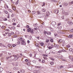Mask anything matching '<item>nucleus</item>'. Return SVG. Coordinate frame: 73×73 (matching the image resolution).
<instances>
[{"mask_svg":"<svg viewBox=\"0 0 73 73\" xmlns=\"http://www.w3.org/2000/svg\"><path fill=\"white\" fill-rule=\"evenodd\" d=\"M27 32L29 33H33V30H31V29L29 28L27 29Z\"/></svg>","mask_w":73,"mask_h":73,"instance_id":"f257e3e1","label":"nucleus"},{"mask_svg":"<svg viewBox=\"0 0 73 73\" xmlns=\"http://www.w3.org/2000/svg\"><path fill=\"white\" fill-rule=\"evenodd\" d=\"M23 40L22 38H19L18 40V43H20V41L21 42Z\"/></svg>","mask_w":73,"mask_h":73,"instance_id":"f03ea898","label":"nucleus"},{"mask_svg":"<svg viewBox=\"0 0 73 73\" xmlns=\"http://www.w3.org/2000/svg\"><path fill=\"white\" fill-rule=\"evenodd\" d=\"M51 24H52V26H53L54 27L55 25H56V23L54 21H52L51 23Z\"/></svg>","mask_w":73,"mask_h":73,"instance_id":"7ed1b4c3","label":"nucleus"},{"mask_svg":"<svg viewBox=\"0 0 73 73\" xmlns=\"http://www.w3.org/2000/svg\"><path fill=\"white\" fill-rule=\"evenodd\" d=\"M13 57H15L14 59V61H16V60H17V55H13Z\"/></svg>","mask_w":73,"mask_h":73,"instance_id":"20e7f679","label":"nucleus"},{"mask_svg":"<svg viewBox=\"0 0 73 73\" xmlns=\"http://www.w3.org/2000/svg\"><path fill=\"white\" fill-rule=\"evenodd\" d=\"M45 15V14H41L40 15V16H38V17H44V16Z\"/></svg>","mask_w":73,"mask_h":73,"instance_id":"39448f33","label":"nucleus"},{"mask_svg":"<svg viewBox=\"0 0 73 73\" xmlns=\"http://www.w3.org/2000/svg\"><path fill=\"white\" fill-rule=\"evenodd\" d=\"M68 23L69 24V25H73V23L72 22L70 21H68Z\"/></svg>","mask_w":73,"mask_h":73,"instance_id":"423d86ee","label":"nucleus"},{"mask_svg":"<svg viewBox=\"0 0 73 73\" xmlns=\"http://www.w3.org/2000/svg\"><path fill=\"white\" fill-rule=\"evenodd\" d=\"M58 32L59 33H60L62 34H65V33H62V31H58Z\"/></svg>","mask_w":73,"mask_h":73,"instance_id":"0eeeda50","label":"nucleus"},{"mask_svg":"<svg viewBox=\"0 0 73 73\" xmlns=\"http://www.w3.org/2000/svg\"><path fill=\"white\" fill-rule=\"evenodd\" d=\"M28 69L29 70H32V66H28Z\"/></svg>","mask_w":73,"mask_h":73,"instance_id":"6e6552de","label":"nucleus"},{"mask_svg":"<svg viewBox=\"0 0 73 73\" xmlns=\"http://www.w3.org/2000/svg\"><path fill=\"white\" fill-rule=\"evenodd\" d=\"M54 12L55 13H56V14H57L58 13V10H55L54 11Z\"/></svg>","mask_w":73,"mask_h":73,"instance_id":"1a4fd4ad","label":"nucleus"},{"mask_svg":"<svg viewBox=\"0 0 73 73\" xmlns=\"http://www.w3.org/2000/svg\"><path fill=\"white\" fill-rule=\"evenodd\" d=\"M49 11H47V12H46V16H49Z\"/></svg>","mask_w":73,"mask_h":73,"instance_id":"9d476101","label":"nucleus"},{"mask_svg":"<svg viewBox=\"0 0 73 73\" xmlns=\"http://www.w3.org/2000/svg\"><path fill=\"white\" fill-rule=\"evenodd\" d=\"M0 46H1V47L4 46V47H5V48H6V47H7V46H6L3 45V44L1 43H0Z\"/></svg>","mask_w":73,"mask_h":73,"instance_id":"9b49d317","label":"nucleus"},{"mask_svg":"<svg viewBox=\"0 0 73 73\" xmlns=\"http://www.w3.org/2000/svg\"><path fill=\"white\" fill-rule=\"evenodd\" d=\"M63 4V5H64L65 6H67L68 5V3H64Z\"/></svg>","mask_w":73,"mask_h":73,"instance_id":"f8f14e48","label":"nucleus"},{"mask_svg":"<svg viewBox=\"0 0 73 73\" xmlns=\"http://www.w3.org/2000/svg\"><path fill=\"white\" fill-rule=\"evenodd\" d=\"M72 37H73V36H72V35H70L68 36V38H72Z\"/></svg>","mask_w":73,"mask_h":73,"instance_id":"ddd939ff","label":"nucleus"},{"mask_svg":"<svg viewBox=\"0 0 73 73\" xmlns=\"http://www.w3.org/2000/svg\"><path fill=\"white\" fill-rule=\"evenodd\" d=\"M39 71H37V70H35L33 71V72L34 73H38V72Z\"/></svg>","mask_w":73,"mask_h":73,"instance_id":"4468645a","label":"nucleus"},{"mask_svg":"<svg viewBox=\"0 0 73 73\" xmlns=\"http://www.w3.org/2000/svg\"><path fill=\"white\" fill-rule=\"evenodd\" d=\"M68 57L70 60H73V57L72 58V56H70Z\"/></svg>","mask_w":73,"mask_h":73,"instance_id":"2eb2a0df","label":"nucleus"},{"mask_svg":"<svg viewBox=\"0 0 73 73\" xmlns=\"http://www.w3.org/2000/svg\"><path fill=\"white\" fill-rule=\"evenodd\" d=\"M54 46L55 47V48H58V45H54Z\"/></svg>","mask_w":73,"mask_h":73,"instance_id":"dca6fc26","label":"nucleus"},{"mask_svg":"<svg viewBox=\"0 0 73 73\" xmlns=\"http://www.w3.org/2000/svg\"><path fill=\"white\" fill-rule=\"evenodd\" d=\"M7 46H8V47H9V48H11L12 47V46L10 44H8V45H7Z\"/></svg>","mask_w":73,"mask_h":73,"instance_id":"f3484780","label":"nucleus"},{"mask_svg":"<svg viewBox=\"0 0 73 73\" xmlns=\"http://www.w3.org/2000/svg\"><path fill=\"white\" fill-rule=\"evenodd\" d=\"M50 64L52 65H53V64H54V62H50Z\"/></svg>","mask_w":73,"mask_h":73,"instance_id":"a211bd4d","label":"nucleus"},{"mask_svg":"<svg viewBox=\"0 0 73 73\" xmlns=\"http://www.w3.org/2000/svg\"><path fill=\"white\" fill-rule=\"evenodd\" d=\"M69 51L70 52H73V49L72 48H70L69 49Z\"/></svg>","mask_w":73,"mask_h":73,"instance_id":"6ab92c4d","label":"nucleus"},{"mask_svg":"<svg viewBox=\"0 0 73 73\" xmlns=\"http://www.w3.org/2000/svg\"><path fill=\"white\" fill-rule=\"evenodd\" d=\"M42 12H45L46 11H45V9H42Z\"/></svg>","mask_w":73,"mask_h":73,"instance_id":"aec40b11","label":"nucleus"},{"mask_svg":"<svg viewBox=\"0 0 73 73\" xmlns=\"http://www.w3.org/2000/svg\"><path fill=\"white\" fill-rule=\"evenodd\" d=\"M19 0H17V2H16L15 3V4L16 5H17L18 4H19Z\"/></svg>","mask_w":73,"mask_h":73,"instance_id":"412c9836","label":"nucleus"},{"mask_svg":"<svg viewBox=\"0 0 73 73\" xmlns=\"http://www.w3.org/2000/svg\"><path fill=\"white\" fill-rule=\"evenodd\" d=\"M66 47H67V48H70V44H68L66 46Z\"/></svg>","mask_w":73,"mask_h":73,"instance_id":"4be33fe9","label":"nucleus"},{"mask_svg":"<svg viewBox=\"0 0 73 73\" xmlns=\"http://www.w3.org/2000/svg\"><path fill=\"white\" fill-rule=\"evenodd\" d=\"M16 21V19H12V21L13 23H15V21Z\"/></svg>","mask_w":73,"mask_h":73,"instance_id":"5701e85b","label":"nucleus"},{"mask_svg":"<svg viewBox=\"0 0 73 73\" xmlns=\"http://www.w3.org/2000/svg\"><path fill=\"white\" fill-rule=\"evenodd\" d=\"M21 43H22V44H23V45H24V44L25 43V41H24V40H22L21 42Z\"/></svg>","mask_w":73,"mask_h":73,"instance_id":"b1692460","label":"nucleus"},{"mask_svg":"<svg viewBox=\"0 0 73 73\" xmlns=\"http://www.w3.org/2000/svg\"><path fill=\"white\" fill-rule=\"evenodd\" d=\"M62 39H60L58 40V42L59 43V42H62Z\"/></svg>","mask_w":73,"mask_h":73,"instance_id":"393cba45","label":"nucleus"},{"mask_svg":"<svg viewBox=\"0 0 73 73\" xmlns=\"http://www.w3.org/2000/svg\"><path fill=\"white\" fill-rule=\"evenodd\" d=\"M21 73H24V72H25V70H22L21 71Z\"/></svg>","mask_w":73,"mask_h":73,"instance_id":"a878e982","label":"nucleus"},{"mask_svg":"<svg viewBox=\"0 0 73 73\" xmlns=\"http://www.w3.org/2000/svg\"><path fill=\"white\" fill-rule=\"evenodd\" d=\"M64 15H69V14H68V13L67 12H65L64 13Z\"/></svg>","mask_w":73,"mask_h":73,"instance_id":"bb28decb","label":"nucleus"},{"mask_svg":"<svg viewBox=\"0 0 73 73\" xmlns=\"http://www.w3.org/2000/svg\"><path fill=\"white\" fill-rule=\"evenodd\" d=\"M73 4V1H72L71 2H70L69 4L70 5H71V4Z\"/></svg>","mask_w":73,"mask_h":73,"instance_id":"cd10ccee","label":"nucleus"},{"mask_svg":"<svg viewBox=\"0 0 73 73\" xmlns=\"http://www.w3.org/2000/svg\"><path fill=\"white\" fill-rule=\"evenodd\" d=\"M32 13L33 14H35L36 13V11H32Z\"/></svg>","mask_w":73,"mask_h":73,"instance_id":"c85d7f7f","label":"nucleus"},{"mask_svg":"<svg viewBox=\"0 0 73 73\" xmlns=\"http://www.w3.org/2000/svg\"><path fill=\"white\" fill-rule=\"evenodd\" d=\"M12 56H10L9 57H7V59H8L9 58H11L12 57Z\"/></svg>","mask_w":73,"mask_h":73,"instance_id":"c756f323","label":"nucleus"},{"mask_svg":"<svg viewBox=\"0 0 73 73\" xmlns=\"http://www.w3.org/2000/svg\"><path fill=\"white\" fill-rule=\"evenodd\" d=\"M5 31H7V32H9V29H6Z\"/></svg>","mask_w":73,"mask_h":73,"instance_id":"7c9ffc66","label":"nucleus"},{"mask_svg":"<svg viewBox=\"0 0 73 73\" xmlns=\"http://www.w3.org/2000/svg\"><path fill=\"white\" fill-rule=\"evenodd\" d=\"M40 45H41V46H42L44 45V43H42V42L41 43Z\"/></svg>","mask_w":73,"mask_h":73,"instance_id":"2f4dec72","label":"nucleus"},{"mask_svg":"<svg viewBox=\"0 0 73 73\" xmlns=\"http://www.w3.org/2000/svg\"><path fill=\"white\" fill-rule=\"evenodd\" d=\"M37 14H40V13H41L40 12V11H37Z\"/></svg>","mask_w":73,"mask_h":73,"instance_id":"473e14b6","label":"nucleus"},{"mask_svg":"<svg viewBox=\"0 0 73 73\" xmlns=\"http://www.w3.org/2000/svg\"><path fill=\"white\" fill-rule=\"evenodd\" d=\"M43 5H42V7H43V6H44L45 5V3L43 2Z\"/></svg>","mask_w":73,"mask_h":73,"instance_id":"72a5a7b5","label":"nucleus"},{"mask_svg":"<svg viewBox=\"0 0 73 73\" xmlns=\"http://www.w3.org/2000/svg\"><path fill=\"white\" fill-rule=\"evenodd\" d=\"M47 35H51V33H48Z\"/></svg>","mask_w":73,"mask_h":73,"instance_id":"f704fd0d","label":"nucleus"},{"mask_svg":"<svg viewBox=\"0 0 73 73\" xmlns=\"http://www.w3.org/2000/svg\"><path fill=\"white\" fill-rule=\"evenodd\" d=\"M44 34H45H45H46L47 33L48 34V33H47V32H46V31H44Z\"/></svg>","mask_w":73,"mask_h":73,"instance_id":"c9c22d12","label":"nucleus"},{"mask_svg":"<svg viewBox=\"0 0 73 73\" xmlns=\"http://www.w3.org/2000/svg\"><path fill=\"white\" fill-rule=\"evenodd\" d=\"M8 36H11V33H8Z\"/></svg>","mask_w":73,"mask_h":73,"instance_id":"e433bc0d","label":"nucleus"},{"mask_svg":"<svg viewBox=\"0 0 73 73\" xmlns=\"http://www.w3.org/2000/svg\"><path fill=\"white\" fill-rule=\"evenodd\" d=\"M65 21H68V20H69V19L67 18V19H65Z\"/></svg>","mask_w":73,"mask_h":73,"instance_id":"4c0bfd02","label":"nucleus"},{"mask_svg":"<svg viewBox=\"0 0 73 73\" xmlns=\"http://www.w3.org/2000/svg\"><path fill=\"white\" fill-rule=\"evenodd\" d=\"M62 52H66V50H62Z\"/></svg>","mask_w":73,"mask_h":73,"instance_id":"58836bf2","label":"nucleus"},{"mask_svg":"<svg viewBox=\"0 0 73 73\" xmlns=\"http://www.w3.org/2000/svg\"><path fill=\"white\" fill-rule=\"evenodd\" d=\"M50 41L52 42H53V39H51L50 40Z\"/></svg>","mask_w":73,"mask_h":73,"instance_id":"ea45409f","label":"nucleus"},{"mask_svg":"<svg viewBox=\"0 0 73 73\" xmlns=\"http://www.w3.org/2000/svg\"><path fill=\"white\" fill-rule=\"evenodd\" d=\"M51 53L52 54H56V52H53V51H52L51 52Z\"/></svg>","mask_w":73,"mask_h":73,"instance_id":"a19ab883","label":"nucleus"},{"mask_svg":"<svg viewBox=\"0 0 73 73\" xmlns=\"http://www.w3.org/2000/svg\"><path fill=\"white\" fill-rule=\"evenodd\" d=\"M42 63H44L45 62V60H42Z\"/></svg>","mask_w":73,"mask_h":73,"instance_id":"79ce46f5","label":"nucleus"},{"mask_svg":"<svg viewBox=\"0 0 73 73\" xmlns=\"http://www.w3.org/2000/svg\"><path fill=\"white\" fill-rule=\"evenodd\" d=\"M12 29H15V27H12Z\"/></svg>","mask_w":73,"mask_h":73,"instance_id":"37998d69","label":"nucleus"},{"mask_svg":"<svg viewBox=\"0 0 73 73\" xmlns=\"http://www.w3.org/2000/svg\"><path fill=\"white\" fill-rule=\"evenodd\" d=\"M46 42H49V40L48 39H47L46 41Z\"/></svg>","mask_w":73,"mask_h":73,"instance_id":"c03bdc74","label":"nucleus"},{"mask_svg":"<svg viewBox=\"0 0 73 73\" xmlns=\"http://www.w3.org/2000/svg\"><path fill=\"white\" fill-rule=\"evenodd\" d=\"M1 28H2V29H4V28H5V27H4V26H3Z\"/></svg>","mask_w":73,"mask_h":73,"instance_id":"a18cd8bd","label":"nucleus"},{"mask_svg":"<svg viewBox=\"0 0 73 73\" xmlns=\"http://www.w3.org/2000/svg\"><path fill=\"white\" fill-rule=\"evenodd\" d=\"M3 54H1L0 55V57H2V56H3Z\"/></svg>","mask_w":73,"mask_h":73,"instance_id":"49530a36","label":"nucleus"},{"mask_svg":"<svg viewBox=\"0 0 73 73\" xmlns=\"http://www.w3.org/2000/svg\"><path fill=\"white\" fill-rule=\"evenodd\" d=\"M13 9L14 11H16V9H15V7H13Z\"/></svg>","mask_w":73,"mask_h":73,"instance_id":"de8ad7c7","label":"nucleus"},{"mask_svg":"<svg viewBox=\"0 0 73 73\" xmlns=\"http://www.w3.org/2000/svg\"><path fill=\"white\" fill-rule=\"evenodd\" d=\"M60 68H64V67H63V66H60Z\"/></svg>","mask_w":73,"mask_h":73,"instance_id":"09e8293b","label":"nucleus"},{"mask_svg":"<svg viewBox=\"0 0 73 73\" xmlns=\"http://www.w3.org/2000/svg\"><path fill=\"white\" fill-rule=\"evenodd\" d=\"M46 17H44V19H45V20H46V19H47V16H46Z\"/></svg>","mask_w":73,"mask_h":73,"instance_id":"8fccbe9b","label":"nucleus"},{"mask_svg":"<svg viewBox=\"0 0 73 73\" xmlns=\"http://www.w3.org/2000/svg\"><path fill=\"white\" fill-rule=\"evenodd\" d=\"M70 32H73V29H72L70 30Z\"/></svg>","mask_w":73,"mask_h":73,"instance_id":"3c124183","label":"nucleus"},{"mask_svg":"<svg viewBox=\"0 0 73 73\" xmlns=\"http://www.w3.org/2000/svg\"><path fill=\"white\" fill-rule=\"evenodd\" d=\"M25 61H26V62H28V60L27 59H26L25 60Z\"/></svg>","mask_w":73,"mask_h":73,"instance_id":"603ef678","label":"nucleus"},{"mask_svg":"<svg viewBox=\"0 0 73 73\" xmlns=\"http://www.w3.org/2000/svg\"><path fill=\"white\" fill-rule=\"evenodd\" d=\"M4 21H7V19L5 18V19L4 20Z\"/></svg>","mask_w":73,"mask_h":73,"instance_id":"864d4df0","label":"nucleus"},{"mask_svg":"<svg viewBox=\"0 0 73 73\" xmlns=\"http://www.w3.org/2000/svg\"><path fill=\"white\" fill-rule=\"evenodd\" d=\"M62 19H64V16H62Z\"/></svg>","mask_w":73,"mask_h":73,"instance_id":"5fc2aeb1","label":"nucleus"},{"mask_svg":"<svg viewBox=\"0 0 73 73\" xmlns=\"http://www.w3.org/2000/svg\"><path fill=\"white\" fill-rule=\"evenodd\" d=\"M27 27L28 28H29V25H27Z\"/></svg>","mask_w":73,"mask_h":73,"instance_id":"6e6d98bb","label":"nucleus"},{"mask_svg":"<svg viewBox=\"0 0 73 73\" xmlns=\"http://www.w3.org/2000/svg\"><path fill=\"white\" fill-rule=\"evenodd\" d=\"M13 37H15V38H16L17 37V35H15Z\"/></svg>","mask_w":73,"mask_h":73,"instance_id":"4d7b16f0","label":"nucleus"},{"mask_svg":"<svg viewBox=\"0 0 73 73\" xmlns=\"http://www.w3.org/2000/svg\"><path fill=\"white\" fill-rule=\"evenodd\" d=\"M62 51H59L58 52V53H61Z\"/></svg>","mask_w":73,"mask_h":73,"instance_id":"13d9d810","label":"nucleus"},{"mask_svg":"<svg viewBox=\"0 0 73 73\" xmlns=\"http://www.w3.org/2000/svg\"><path fill=\"white\" fill-rule=\"evenodd\" d=\"M14 16V14H12V15H11V17H13Z\"/></svg>","mask_w":73,"mask_h":73,"instance_id":"bf43d9fd","label":"nucleus"},{"mask_svg":"<svg viewBox=\"0 0 73 73\" xmlns=\"http://www.w3.org/2000/svg\"><path fill=\"white\" fill-rule=\"evenodd\" d=\"M27 42H28V43L29 44V42H30V41H29V40H28L27 41Z\"/></svg>","mask_w":73,"mask_h":73,"instance_id":"052dcab7","label":"nucleus"},{"mask_svg":"<svg viewBox=\"0 0 73 73\" xmlns=\"http://www.w3.org/2000/svg\"><path fill=\"white\" fill-rule=\"evenodd\" d=\"M19 57H20V56L18 57L17 56V60H18V59H19Z\"/></svg>","mask_w":73,"mask_h":73,"instance_id":"680f3d73","label":"nucleus"},{"mask_svg":"<svg viewBox=\"0 0 73 73\" xmlns=\"http://www.w3.org/2000/svg\"><path fill=\"white\" fill-rule=\"evenodd\" d=\"M5 13L6 14H8V13L7 11H5Z\"/></svg>","mask_w":73,"mask_h":73,"instance_id":"e2e57ef3","label":"nucleus"},{"mask_svg":"<svg viewBox=\"0 0 73 73\" xmlns=\"http://www.w3.org/2000/svg\"><path fill=\"white\" fill-rule=\"evenodd\" d=\"M48 48L50 49H52V47L51 46H49L48 47Z\"/></svg>","mask_w":73,"mask_h":73,"instance_id":"0e129e2a","label":"nucleus"},{"mask_svg":"<svg viewBox=\"0 0 73 73\" xmlns=\"http://www.w3.org/2000/svg\"><path fill=\"white\" fill-rule=\"evenodd\" d=\"M33 63H36V61L35 60L33 61Z\"/></svg>","mask_w":73,"mask_h":73,"instance_id":"69168bd1","label":"nucleus"},{"mask_svg":"<svg viewBox=\"0 0 73 73\" xmlns=\"http://www.w3.org/2000/svg\"><path fill=\"white\" fill-rule=\"evenodd\" d=\"M11 35H14V33H13V32H11Z\"/></svg>","mask_w":73,"mask_h":73,"instance_id":"338daca9","label":"nucleus"},{"mask_svg":"<svg viewBox=\"0 0 73 73\" xmlns=\"http://www.w3.org/2000/svg\"><path fill=\"white\" fill-rule=\"evenodd\" d=\"M61 25V23H59L58 24V25Z\"/></svg>","mask_w":73,"mask_h":73,"instance_id":"774afa93","label":"nucleus"}]
</instances>
